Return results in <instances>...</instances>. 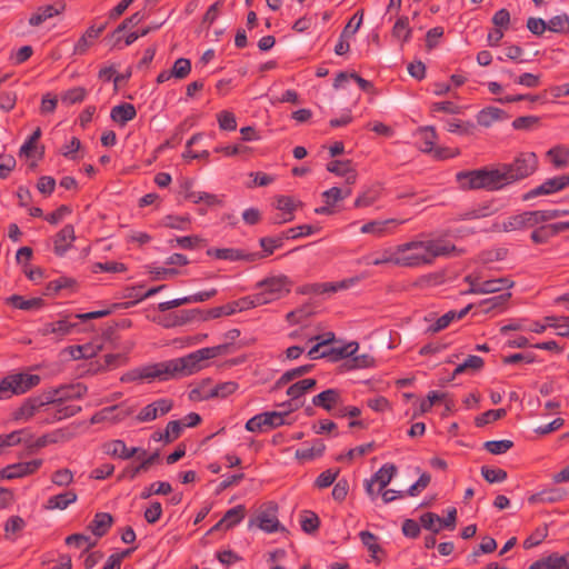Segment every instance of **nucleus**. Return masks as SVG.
<instances>
[{"label": "nucleus", "instance_id": "1", "mask_svg": "<svg viewBox=\"0 0 569 569\" xmlns=\"http://www.w3.org/2000/svg\"><path fill=\"white\" fill-rule=\"evenodd\" d=\"M539 167V159L535 152L526 151L518 153L511 162L498 163L497 168L503 188L506 186L525 180L532 176Z\"/></svg>", "mask_w": 569, "mask_h": 569}, {"label": "nucleus", "instance_id": "2", "mask_svg": "<svg viewBox=\"0 0 569 569\" xmlns=\"http://www.w3.org/2000/svg\"><path fill=\"white\" fill-rule=\"evenodd\" d=\"M178 378H181V373L178 367L177 359H171L129 370L121 376L120 381H152L154 379H158L160 381H167L170 379Z\"/></svg>", "mask_w": 569, "mask_h": 569}, {"label": "nucleus", "instance_id": "3", "mask_svg": "<svg viewBox=\"0 0 569 569\" xmlns=\"http://www.w3.org/2000/svg\"><path fill=\"white\" fill-rule=\"evenodd\" d=\"M457 181L460 183L462 190H479L497 191L503 188L501 183L498 168L483 167L481 169L460 171L457 173Z\"/></svg>", "mask_w": 569, "mask_h": 569}, {"label": "nucleus", "instance_id": "4", "mask_svg": "<svg viewBox=\"0 0 569 569\" xmlns=\"http://www.w3.org/2000/svg\"><path fill=\"white\" fill-rule=\"evenodd\" d=\"M261 291L251 295L254 307L276 301L291 291L292 282L287 276L267 278L257 284Z\"/></svg>", "mask_w": 569, "mask_h": 569}, {"label": "nucleus", "instance_id": "5", "mask_svg": "<svg viewBox=\"0 0 569 569\" xmlns=\"http://www.w3.org/2000/svg\"><path fill=\"white\" fill-rule=\"evenodd\" d=\"M229 348L230 343L228 342L214 347L202 348L184 357L176 358L181 373V378L191 376L200 371L203 368L202 362L204 360L212 359L220 355L227 353L229 351Z\"/></svg>", "mask_w": 569, "mask_h": 569}, {"label": "nucleus", "instance_id": "6", "mask_svg": "<svg viewBox=\"0 0 569 569\" xmlns=\"http://www.w3.org/2000/svg\"><path fill=\"white\" fill-rule=\"evenodd\" d=\"M396 266L415 268L429 264L423 241H411L396 247Z\"/></svg>", "mask_w": 569, "mask_h": 569}, {"label": "nucleus", "instance_id": "7", "mask_svg": "<svg viewBox=\"0 0 569 569\" xmlns=\"http://www.w3.org/2000/svg\"><path fill=\"white\" fill-rule=\"evenodd\" d=\"M288 411H267L253 416L246 422V429L250 432H263L269 429L278 428L286 425L284 417L289 415Z\"/></svg>", "mask_w": 569, "mask_h": 569}, {"label": "nucleus", "instance_id": "8", "mask_svg": "<svg viewBox=\"0 0 569 569\" xmlns=\"http://www.w3.org/2000/svg\"><path fill=\"white\" fill-rule=\"evenodd\" d=\"M278 506L274 502H268L263 509H261L254 517H251L248 521V528L258 527L264 532H274L278 530H284L280 526L277 517Z\"/></svg>", "mask_w": 569, "mask_h": 569}, {"label": "nucleus", "instance_id": "9", "mask_svg": "<svg viewBox=\"0 0 569 569\" xmlns=\"http://www.w3.org/2000/svg\"><path fill=\"white\" fill-rule=\"evenodd\" d=\"M541 224L538 210L523 211L509 217L501 226L496 224L498 231L510 232L526 229H535Z\"/></svg>", "mask_w": 569, "mask_h": 569}, {"label": "nucleus", "instance_id": "10", "mask_svg": "<svg viewBox=\"0 0 569 569\" xmlns=\"http://www.w3.org/2000/svg\"><path fill=\"white\" fill-rule=\"evenodd\" d=\"M88 391L87 386L82 383L76 385H63L58 388H50L46 390V393L51 403L67 402L72 399H81Z\"/></svg>", "mask_w": 569, "mask_h": 569}, {"label": "nucleus", "instance_id": "11", "mask_svg": "<svg viewBox=\"0 0 569 569\" xmlns=\"http://www.w3.org/2000/svg\"><path fill=\"white\" fill-rule=\"evenodd\" d=\"M46 391L36 397H30L23 401L21 407L13 413L14 420H29L37 412L43 410L44 407L51 405V400H49Z\"/></svg>", "mask_w": 569, "mask_h": 569}, {"label": "nucleus", "instance_id": "12", "mask_svg": "<svg viewBox=\"0 0 569 569\" xmlns=\"http://www.w3.org/2000/svg\"><path fill=\"white\" fill-rule=\"evenodd\" d=\"M207 254L209 257H214L216 259L229 261L254 262L259 260L258 254H251V252L236 248H210L207 250Z\"/></svg>", "mask_w": 569, "mask_h": 569}, {"label": "nucleus", "instance_id": "13", "mask_svg": "<svg viewBox=\"0 0 569 569\" xmlns=\"http://www.w3.org/2000/svg\"><path fill=\"white\" fill-rule=\"evenodd\" d=\"M362 17H363V12L357 11L352 16L350 21L347 23V26L343 28V30L340 34L339 41L335 47L336 54L343 56L349 51L350 44L348 42V39L351 36H353L357 32V30L360 28V26L362 23Z\"/></svg>", "mask_w": 569, "mask_h": 569}, {"label": "nucleus", "instance_id": "14", "mask_svg": "<svg viewBox=\"0 0 569 569\" xmlns=\"http://www.w3.org/2000/svg\"><path fill=\"white\" fill-rule=\"evenodd\" d=\"M254 308L250 296L240 298L224 306L214 307L207 310V318H220L221 316H231L237 311H244Z\"/></svg>", "mask_w": 569, "mask_h": 569}, {"label": "nucleus", "instance_id": "15", "mask_svg": "<svg viewBox=\"0 0 569 569\" xmlns=\"http://www.w3.org/2000/svg\"><path fill=\"white\" fill-rule=\"evenodd\" d=\"M316 386L317 380L313 378L302 379L291 385L287 389V396L290 397V401L287 402V405L290 407L289 411L297 410L300 407V405L297 403L296 401L310 390L315 389ZM282 406H286V403H282Z\"/></svg>", "mask_w": 569, "mask_h": 569}, {"label": "nucleus", "instance_id": "16", "mask_svg": "<svg viewBox=\"0 0 569 569\" xmlns=\"http://www.w3.org/2000/svg\"><path fill=\"white\" fill-rule=\"evenodd\" d=\"M72 433L68 429H57L50 433H46L39 437L36 441L31 442V435H29V441L27 449L29 453H33L37 450L44 448L49 443H57L59 441L69 440Z\"/></svg>", "mask_w": 569, "mask_h": 569}, {"label": "nucleus", "instance_id": "17", "mask_svg": "<svg viewBox=\"0 0 569 569\" xmlns=\"http://www.w3.org/2000/svg\"><path fill=\"white\" fill-rule=\"evenodd\" d=\"M76 240L74 228L72 224H66L53 239V251L57 256L62 257L72 247Z\"/></svg>", "mask_w": 569, "mask_h": 569}, {"label": "nucleus", "instance_id": "18", "mask_svg": "<svg viewBox=\"0 0 569 569\" xmlns=\"http://www.w3.org/2000/svg\"><path fill=\"white\" fill-rule=\"evenodd\" d=\"M103 449L107 455H110V456L117 457V458H121V459H130L139 451H141V453L143 456L147 455V451L143 449L141 450L140 448H136V447H133L131 449L127 448L126 442L120 439L106 442L103 445Z\"/></svg>", "mask_w": 569, "mask_h": 569}, {"label": "nucleus", "instance_id": "19", "mask_svg": "<svg viewBox=\"0 0 569 569\" xmlns=\"http://www.w3.org/2000/svg\"><path fill=\"white\" fill-rule=\"evenodd\" d=\"M66 9V3L62 1L57 2L56 4H48L39 7L37 12L33 13L29 18V24L32 27H38L43 23L46 20L60 14Z\"/></svg>", "mask_w": 569, "mask_h": 569}, {"label": "nucleus", "instance_id": "20", "mask_svg": "<svg viewBox=\"0 0 569 569\" xmlns=\"http://www.w3.org/2000/svg\"><path fill=\"white\" fill-rule=\"evenodd\" d=\"M341 392L338 389H327L312 398V405L330 412L336 406L341 403Z\"/></svg>", "mask_w": 569, "mask_h": 569}, {"label": "nucleus", "instance_id": "21", "mask_svg": "<svg viewBox=\"0 0 569 569\" xmlns=\"http://www.w3.org/2000/svg\"><path fill=\"white\" fill-rule=\"evenodd\" d=\"M351 164V160H333L327 164V170L336 176L346 177V182L353 184L357 180V171Z\"/></svg>", "mask_w": 569, "mask_h": 569}, {"label": "nucleus", "instance_id": "22", "mask_svg": "<svg viewBox=\"0 0 569 569\" xmlns=\"http://www.w3.org/2000/svg\"><path fill=\"white\" fill-rule=\"evenodd\" d=\"M473 308L472 303H469L467 307L461 309L460 311H448L443 316L437 319L435 323L428 327L427 332L437 333L443 329H446L455 319H462L471 309Z\"/></svg>", "mask_w": 569, "mask_h": 569}, {"label": "nucleus", "instance_id": "23", "mask_svg": "<svg viewBox=\"0 0 569 569\" xmlns=\"http://www.w3.org/2000/svg\"><path fill=\"white\" fill-rule=\"evenodd\" d=\"M358 348L359 343L353 341L342 347H332L327 350H323L321 351V357L327 358L332 362H337L342 359L352 357L357 352Z\"/></svg>", "mask_w": 569, "mask_h": 569}, {"label": "nucleus", "instance_id": "24", "mask_svg": "<svg viewBox=\"0 0 569 569\" xmlns=\"http://www.w3.org/2000/svg\"><path fill=\"white\" fill-rule=\"evenodd\" d=\"M113 523V517L108 512H98L94 515L92 521L89 523L88 529L98 538L108 533Z\"/></svg>", "mask_w": 569, "mask_h": 569}, {"label": "nucleus", "instance_id": "25", "mask_svg": "<svg viewBox=\"0 0 569 569\" xmlns=\"http://www.w3.org/2000/svg\"><path fill=\"white\" fill-rule=\"evenodd\" d=\"M128 362V357L124 353H108L103 358V363L100 365L98 362H91L90 363V371L92 372H99V371H107L112 370L118 367L124 366Z\"/></svg>", "mask_w": 569, "mask_h": 569}, {"label": "nucleus", "instance_id": "26", "mask_svg": "<svg viewBox=\"0 0 569 569\" xmlns=\"http://www.w3.org/2000/svg\"><path fill=\"white\" fill-rule=\"evenodd\" d=\"M137 116V110L132 103L123 102L114 106L111 109L110 118L112 121L120 126H124L127 122L133 120Z\"/></svg>", "mask_w": 569, "mask_h": 569}, {"label": "nucleus", "instance_id": "27", "mask_svg": "<svg viewBox=\"0 0 569 569\" xmlns=\"http://www.w3.org/2000/svg\"><path fill=\"white\" fill-rule=\"evenodd\" d=\"M567 496V491L562 488H549L545 489L540 492L533 493L528 498L529 503H539V502H558L565 499Z\"/></svg>", "mask_w": 569, "mask_h": 569}, {"label": "nucleus", "instance_id": "28", "mask_svg": "<svg viewBox=\"0 0 569 569\" xmlns=\"http://www.w3.org/2000/svg\"><path fill=\"white\" fill-rule=\"evenodd\" d=\"M559 234L557 223H541L532 230L530 234V239L536 244H545L548 243L549 240Z\"/></svg>", "mask_w": 569, "mask_h": 569}, {"label": "nucleus", "instance_id": "29", "mask_svg": "<svg viewBox=\"0 0 569 569\" xmlns=\"http://www.w3.org/2000/svg\"><path fill=\"white\" fill-rule=\"evenodd\" d=\"M6 303L12 306L13 308L26 311L37 310L46 305L44 300L40 297L24 299V297L20 295L10 296L9 298L6 299Z\"/></svg>", "mask_w": 569, "mask_h": 569}, {"label": "nucleus", "instance_id": "30", "mask_svg": "<svg viewBox=\"0 0 569 569\" xmlns=\"http://www.w3.org/2000/svg\"><path fill=\"white\" fill-rule=\"evenodd\" d=\"M14 382V395H22L31 390L40 382V376L30 373H14L12 375Z\"/></svg>", "mask_w": 569, "mask_h": 569}, {"label": "nucleus", "instance_id": "31", "mask_svg": "<svg viewBox=\"0 0 569 569\" xmlns=\"http://www.w3.org/2000/svg\"><path fill=\"white\" fill-rule=\"evenodd\" d=\"M107 22L102 23L100 27L94 28V26H91L87 29L84 34L74 44L73 53L74 54H83L87 52L88 48L90 47V39L98 38L106 29Z\"/></svg>", "mask_w": 569, "mask_h": 569}, {"label": "nucleus", "instance_id": "32", "mask_svg": "<svg viewBox=\"0 0 569 569\" xmlns=\"http://www.w3.org/2000/svg\"><path fill=\"white\" fill-rule=\"evenodd\" d=\"M69 318L70 316H67L63 319L44 325L43 328L41 329V333L43 336L54 333L59 337L69 335L72 328L76 327V323L70 322Z\"/></svg>", "mask_w": 569, "mask_h": 569}, {"label": "nucleus", "instance_id": "33", "mask_svg": "<svg viewBox=\"0 0 569 569\" xmlns=\"http://www.w3.org/2000/svg\"><path fill=\"white\" fill-rule=\"evenodd\" d=\"M286 237H283V232L277 237H263L260 238L259 244L262 248L261 252H251V254H258L259 260L266 257L271 256L276 249L281 248L283 246Z\"/></svg>", "mask_w": 569, "mask_h": 569}, {"label": "nucleus", "instance_id": "34", "mask_svg": "<svg viewBox=\"0 0 569 569\" xmlns=\"http://www.w3.org/2000/svg\"><path fill=\"white\" fill-rule=\"evenodd\" d=\"M77 498H78L77 493L74 491H72V490H69V491H66L63 493L51 496L47 500L44 508L48 509V510H53V509H61V510H63L69 505L76 502Z\"/></svg>", "mask_w": 569, "mask_h": 569}, {"label": "nucleus", "instance_id": "35", "mask_svg": "<svg viewBox=\"0 0 569 569\" xmlns=\"http://www.w3.org/2000/svg\"><path fill=\"white\" fill-rule=\"evenodd\" d=\"M397 467L393 463H385L372 477L371 480L378 483V492H381L396 476Z\"/></svg>", "mask_w": 569, "mask_h": 569}, {"label": "nucleus", "instance_id": "36", "mask_svg": "<svg viewBox=\"0 0 569 569\" xmlns=\"http://www.w3.org/2000/svg\"><path fill=\"white\" fill-rule=\"evenodd\" d=\"M159 458H160V453L159 451H154L152 452L149 457H147L146 459H143L141 461L140 465H138L137 467L134 468H127L123 470L122 475L119 476V479L121 478H129L130 480H133L140 472L142 471H148L149 468L156 463L157 461H159Z\"/></svg>", "mask_w": 569, "mask_h": 569}, {"label": "nucleus", "instance_id": "37", "mask_svg": "<svg viewBox=\"0 0 569 569\" xmlns=\"http://www.w3.org/2000/svg\"><path fill=\"white\" fill-rule=\"evenodd\" d=\"M427 257L429 259V264H431L437 257L449 256L453 252H457L456 246L451 244H441L433 241L425 242Z\"/></svg>", "mask_w": 569, "mask_h": 569}, {"label": "nucleus", "instance_id": "38", "mask_svg": "<svg viewBox=\"0 0 569 569\" xmlns=\"http://www.w3.org/2000/svg\"><path fill=\"white\" fill-rule=\"evenodd\" d=\"M506 117L507 113L502 109L496 107H487L479 111L477 114V121L482 127H490L495 121Z\"/></svg>", "mask_w": 569, "mask_h": 569}, {"label": "nucleus", "instance_id": "39", "mask_svg": "<svg viewBox=\"0 0 569 569\" xmlns=\"http://www.w3.org/2000/svg\"><path fill=\"white\" fill-rule=\"evenodd\" d=\"M485 366V361L479 356H469L462 363L458 365L453 370L449 380H453L458 375L467 371H480Z\"/></svg>", "mask_w": 569, "mask_h": 569}, {"label": "nucleus", "instance_id": "40", "mask_svg": "<svg viewBox=\"0 0 569 569\" xmlns=\"http://www.w3.org/2000/svg\"><path fill=\"white\" fill-rule=\"evenodd\" d=\"M418 133L421 138L420 150L425 153H431L438 139V134L436 132L435 127L427 126L419 128Z\"/></svg>", "mask_w": 569, "mask_h": 569}, {"label": "nucleus", "instance_id": "41", "mask_svg": "<svg viewBox=\"0 0 569 569\" xmlns=\"http://www.w3.org/2000/svg\"><path fill=\"white\" fill-rule=\"evenodd\" d=\"M349 78L353 79L358 83V86L360 87L361 90H363L366 92H370L373 90V84L370 81L360 77L357 72L348 73L345 71H341L337 74V77L333 81V87L336 89H338L341 86V83L347 81Z\"/></svg>", "mask_w": 569, "mask_h": 569}, {"label": "nucleus", "instance_id": "42", "mask_svg": "<svg viewBox=\"0 0 569 569\" xmlns=\"http://www.w3.org/2000/svg\"><path fill=\"white\" fill-rule=\"evenodd\" d=\"M515 286V282L509 278L502 277L498 279H490L482 281V288L478 291H485L486 293H496L503 289H510Z\"/></svg>", "mask_w": 569, "mask_h": 569}, {"label": "nucleus", "instance_id": "43", "mask_svg": "<svg viewBox=\"0 0 569 569\" xmlns=\"http://www.w3.org/2000/svg\"><path fill=\"white\" fill-rule=\"evenodd\" d=\"M400 222L396 219H387L383 221H370L365 223L360 230L362 233H372L380 237L387 232L389 224L396 226Z\"/></svg>", "mask_w": 569, "mask_h": 569}, {"label": "nucleus", "instance_id": "44", "mask_svg": "<svg viewBox=\"0 0 569 569\" xmlns=\"http://www.w3.org/2000/svg\"><path fill=\"white\" fill-rule=\"evenodd\" d=\"M359 538H360L361 542L363 543V546L371 553V557L379 562L380 560L378 559L377 555L379 552H383V550L380 547V545L377 542V539H378L377 536L370 531L365 530L359 533Z\"/></svg>", "mask_w": 569, "mask_h": 569}, {"label": "nucleus", "instance_id": "45", "mask_svg": "<svg viewBox=\"0 0 569 569\" xmlns=\"http://www.w3.org/2000/svg\"><path fill=\"white\" fill-rule=\"evenodd\" d=\"M246 516V507L243 505H238L223 515L222 522L226 523V530L232 528L238 525Z\"/></svg>", "mask_w": 569, "mask_h": 569}, {"label": "nucleus", "instance_id": "46", "mask_svg": "<svg viewBox=\"0 0 569 569\" xmlns=\"http://www.w3.org/2000/svg\"><path fill=\"white\" fill-rule=\"evenodd\" d=\"M547 157L550 159L552 164L558 169L568 166L569 151L560 146L553 147L550 150H548Z\"/></svg>", "mask_w": 569, "mask_h": 569}, {"label": "nucleus", "instance_id": "47", "mask_svg": "<svg viewBox=\"0 0 569 569\" xmlns=\"http://www.w3.org/2000/svg\"><path fill=\"white\" fill-rule=\"evenodd\" d=\"M301 529L308 533L313 535L318 531L320 527V519L318 515L313 511H303V515L301 516Z\"/></svg>", "mask_w": 569, "mask_h": 569}, {"label": "nucleus", "instance_id": "48", "mask_svg": "<svg viewBox=\"0 0 569 569\" xmlns=\"http://www.w3.org/2000/svg\"><path fill=\"white\" fill-rule=\"evenodd\" d=\"M326 449V445L322 440H316L311 448L299 449L296 451V458L300 460H312L316 457H320Z\"/></svg>", "mask_w": 569, "mask_h": 569}, {"label": "nucleus", "instance_id": "49", "mask_svg": "<svg viewBox=\"0 0 569 569\" xmlns=\"http://www.w3.org/2000/svg\"><path fill=\"white\" fill-rule=\"evenodd\" d=\"M545 321L548 327L558 329L557 335L560 337H569V317L547 316Z\"/></svg>", "mask_w": 569, "mask_h": 569}, {"label": "nucleus", "instance_id": "50", "mask_svg": "<svg viewBox=\"0 0 569 569\" xmlns=\"http://www.w3.org/2000/svg\"><path fill=\"white\" fill-rule=\"evenodd\" d=\"M547 30L556 33L569 32V17L566 13L555 16L547 22Z\"/></svg>", "mask_w": 569, "mask_h": 569}, {"label": "nucleus", "instance_id": "51", "mask_svg": "<svg viewBox=\"0 0 569 569\" xmlns=\"http://www.w3.org/2000/svg\"><path fill=\"white\" fill-rule=\"evenodd\" d=\"M411 32H412V30L409 27L408 17L399 18L392 28L393 37H396L398 39H402L403 42L409 41V39L411 37Z\"/></svg>", "mask_w": 569, "mask_h": 569}, {"label": "nucleus", "instance_id": "52", "mask_svg": "<svg viewBox=\"0 0 569 569\" xmlns=\"http://www.w3.org/2000/svg\"><path fill=\"white\" fill-rule=\"evenodd\" d=\"M506 415H507V411L503 408L496 409V410H493V409L487 410L486 412L481 413L480 416H478L475 419V423L477 427H483L490 422H493V421H497V420L503 418Z\"/></svg>", "mask_w": 569, "mask_h": 569}, {"label": "nucleus", "instance_id": "53", "mask_svg": "<svg viewBox=\"0 0 569 569\" xmlns=\"http://www.w3.org/2000/svg\"><path fill=\"white\" fill-rule=\"evenodd\" d=\"M320 230L319 227H315L311 224H302L293 228H289L288 230L283 231V237L286 239H297L300 237H307L315 232H318Z\"/></svg>", "mask_w": 569, "mask_h": 569}, {"label": "nucleus", "instance_id": "54", "mask_svg": "<svg viewBox=\"0 0 569 569\" xmlns=\"http://www.w3.org/2000/svg\"><path fill=\"white\" fill-rule=\"evenodd\" d=\"M301 202L296 203L292 197L289 196H278L276 198V209L284 212L288 217L295 218V210L298 206H301Z\"/></svg>", "mask_w": 569, "mask_h": 569}, {"label": "nucleus", "instance_id": "55", "mask_svg": "<svg viewBox=\"0 0 569 569\" xmlns=\"http://www.w3.org/2000/svg\"><path fill=\"white\" fill-rule=\"evenodd\" d=\"M441 518L433 512H426L420 516V523L421 526L431 531L432 533H439L441 531V525H440Z\"/></svg>", "mask_w": 569, "mask_h": 569}, {"label": "nucleus", "instance_id": "56", "mask_svg": "<svg viewBox=\"0 0 569 569\" xmlns=\"http://www.w3.org/2000/svg\"><path fill=\"white\" fill-rule=\"evenodd\" d=\"M510 298L511 293L506 292L492 298L485 299L479 303V306L483 308L482 311L485 313H488L496 308L502 307Z\"/></svg>", "mask_w": 569, "mask_h": 569}, {"label": "nucleus", "instance_id": "57", "mask_svg": "<svg viewBox=\"0 0 569 569\" xmlns=\"http://www.w3.org/2000/svg\"><path fill=\"white\" fill-rule=\"evenodd\" d=\"M238 388V383L233 381H226L222 383H218L213 388L209 390V396L211 398H226L232 395Z\"/></svg>", "mask_w": 569, "mask_h": 569}, {"label": "nucleus", "instance_id": "58", "mask_svg": "<svg viewBox=\"0 0 569 569\" xmlns=\"http://www.w3.org/2000/svg\"><path fill=\"white\" fill-rule=\"evenodd\" d=\"M548 537V526L537 528L527 539L523 541L525 549H531L540 545Z\"/></svg>", "mask_w": 569, "mask_h": 569}, {"label": "nucleus", "instance_id": "59", "mask_svg": "<svg viewBox=\"0 0 569 569\" xmlns=\"http://www.w3.org/2000/svg\"><path fill=\"white\" fill-rule=\"evenodd\" d=\"M87 90L83 87L69 89L61 96V101L66 104L79 103L84 100Z\"/></svg>", "mask_w": 569, "mask_h": 569}, {"label": "nucleus", "instance_id": "60", "mask_svg": "<svg viewBox=\"0 0 569 569\" xmlns=\"http://www.w3.org/2000/svg\"><path fill=\"white\" fill-rule=\"evenodd\" d=\"M172 491V487L169 482L159 481L153 482L149 488H146L141 492L142 499H148L152 495H169Z\"/></svg>", "mask_w": 569, "mask_h": 569}, {"label": "nucleus", "instance_id": "61", "mask_svg": "<svg viewBox=\"0 0 569 569\" xmlns=\"http://www.w3.org/2000/svg\"><path fill=\"white\" fill-rule=\"evenodd\" d=\"M483 447L491 455H501L511 449L513 447V442L511 440H490L486 441Z\"/></svg>", "mask_w": 569, "mask_h": 569}, {"label": "nucleus", "instance_id": "62", "mask_svg": "<svg viewBox=\"0 0 569 569\" xmlns=\"http://www.w3.org/2000/svg\"><path fill=\"white\" fill-rule=\"evenodd\" d=\"M219 128L226 131H233L237 129V120L233 112L223 110L217 114Z\"/></svg>", "mask_w": 569, "mask_h": 569}, {"label": "nucleus", "instance_id": "63", "mask_svg": "<svg viewBox=\"0 0 569 569\" xmlns=\"http://www.w3.org/2000/svg\"><path fill=\"white\" fill-rule=\"evenodd\" d=\"M546 187L550 194L558 192L567 187H569V174H562L558 177H553L547 179L545 181Z\"/></svg>", "mask_w": 569, "mask_h": 569}, {"label": "nucleus", "instance_id": "64", "mask_svg": "<svg viewBox=\"0 0 569 569\" xmlns=\"http://www.w3.org/2000/svg\"><path fill=\"white\" fill-rule=\"evenodd\" d=\"M551 569H569V551L565 555L552 552L548 556Z\"/></svg>", "mask_w": 569, "mask_h": 569}]
</instances>
